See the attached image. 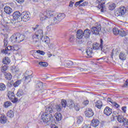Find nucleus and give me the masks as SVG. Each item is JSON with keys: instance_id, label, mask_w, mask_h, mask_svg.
<instances>
[{"instance_id": "1", "label": "nucleus", "mask_w": 128, "mask_h": 128, "mask_svg": "<svg viewBox=\"0 0 128 128\" xmlns=\"http://www.w3.org/2000/svg\"><path fill=\"white\" fill-rule=\"evenodd\" d=\"M24 38L26 37L23 34H14L10 38V40H11L13 44H20V42H22L24 40Z\"/></svg>"}, {"instance_id": "2", "label": "nucleus", "mask_w": 128, "mask_h": 128, "mask_svg": "<svg viewBox=\"0 0 128 128\" xmlns=\"http://www.w3.org/2000/svg\"><path fill=\"white\" fill-rule=\"evenodd\" d=\"M40 20H46V18H52L54 16V14L52 12L47 10L44 12L43 13H40Z\"/></svg>"}, {"instance_id": "3", "label": "nucleus", "mask_w": 128, "mask_h": 128, "mask_svg": "<svg viewBox=\"0 0 128 128\" xmlns=\"http://www.w3.org/2000/svg\"><path fill=\"white\" fill-rule=\"evenodd\" d=\"M44 36V32L42 30H39L36 31L34 34L32 36V38L36 42L38 40H42V37Z\"/></svg>"}, {"instance_id": "4", "label": "nucleus", "mask_w": 128, "mask_h": 128, "mask_svg": "<svg viewBox=\"0 0 128 128\" xmlns=\"http://www.w3.org/2000/svg\"><path fill=\"white\" fill-rule=\"evenodd\" d=\"M20 16H22V14H20V12L18 11H16L14 12L12 14L13 19L11 20L10 22H8V24H16V20H18V18H20Z\"/></svg>"}, {"instance_id": "5", "label": "nucleus", "mask_w": 128, "mask_h": 128, "mask_svg": "<svg viewBox=\"0 0 128 128\" xmlns=\"http://www.w3.org/2000/svg\"><path fill=\"white\" fill-rule=\"evenodd\" d=\"M21 18L24 22H28L30 20V13L28 12L24 11L21 14Z\"/></svg>"}, {"instance_id": "6", "label": "nucleus", "mask_w": 128, "mask_h": 128, "mask_svg": "<svg viewBox=\"0 0 128 128\" xmlns=\"http://www.w3.org/2000/svg\"><path fill=\"white\" fill-rule=\"evenodd\" d=\"M52 118V117L50 115L46 114V113H44L42 116V120L45 124H48Z\"/></svg>"}, {"instance_id": "7", "label": "nucleus", "mask_w": 128, "mask_h": 128, "mask_svg": "<svg viewBox=\"0 0 128 128\" xmlns=\"http://www.w3.org/2000/svg\"><path fill=\"white\" fill-rule=\"evenodd\" d=\"M118 120L119 122L123 124L124 126H128L127 128H128V120L124 118V116L119 115L118 117Z\"/></svg>"}, {"instance_id": "8", "label": "nucleus", "mask_w": 128, "mask_h": 128, "mask_svg": "<svg viewBox=\"0 0 128 128\" xmlns=\"http://www.w3.org/2000/svg\"><path fill=\"white\" fill-rule=\"evenodd\" d=\"M100 30H102L100 25H98V27L93 26L91 28L92 32L93 34H95V36H98Z\"/></svg>"}, {"instance_id": "9", "label": "nucleus", "mask_w": 128, "mask_h": 128, "mask_svg": "<svg viewBox=\"0 0 128 128\" xmlns=\"http://www.w3.org/2000/svg\"><path fill=\"white\" fill-rule=\"evenodd\" d=\"M8 98L12 102H18V98L14 96V94L12 92L9 91L8 92Z\"/></svg>"}, {"instance_id": "10", "label": "nucleus", "mask_w": 128, "mask_h": 128, "mask_svg": "<svg viewBox=\"0 0 128 128\" xmlns=\"http://www.w3.org/2000/svg\"><path fill=\"white\" fill-rule=\"evenodd\" d=\"M10 50H16V49H14V47H12V46H8L6 47V48H5V50H2V52L3 54H10Z\"/></svg>"}, {"instance_id": "11", "label": "nucleus", "mask_w": 128, "mask_h": 128, "mask_svg": "<svg viewBox=\"0 0 128 128\" xmlns=\"http://www.w3.org/2000/svg\"><path fill=\"white\" fill-rule=\"evenodd\" d=\"M104 114H106V116H110L112 114V109L108 106H106L104 110Z\"/></svg>"}, {"instance_id": "12", "label": "nucleus", "mask_w": 128, "mask_h": 128, "mask_svg": "<svg viewBox=\"0 0 128 128\" xmlns=\"http://www.w3.org/2000/svg\"><path fill=\"white\" fill-rule=\"evenodd\" d=\"M92 48L94 50H102V44H99L98 43H94L92 44Z\"/></svg>"}, {"instance_id": "13", "label": "nucleus", "mask_w": 128, "mask_h": 128, "mask_svg": "<svg viewBox=\"0 0 128 128\" xmlns=\"http://www.w3.org/2000/svg\"><path fill=\"white\" fill-rule=\"evenodd\" d=\"M64 18H66V14H57L56 16L55 17V18H56L57 22L59 23Z\"/></svg>"}, {"instance_id": "14", "label": "nucleus", "mask_w": 128, "mask_h": 128, "mask_svg": "<svg viewBox=\"0 0 128 128\" xmlns=\"http://www.w3.org/2000/svg\"><path fill=\"white\" fill-rule=\"evenodd\" d=\"M85 116H87V118H92V116H94V112H92V110L90 108H88L85 112Z\"/></svg>"}, {"instance_id": "15", "label": "nucleus", "mask_w": 128, "mask_h": 128, "mask_svg": "<svg viewBox=\"0 0 128 128\" xmlns=\"http://www.w3.org/2000/svg\"><path fill=\"white\" fill-rule=\"evenodd\" d=\"M106 0H97V2H100V5H99L98 8H101V12H104V4H106Z\"/></svg>"}, {"instance_id": "16", "label": "nucleus", "mask_w": 128, "mask_h": 128, "mask_svg": "<svg viewBox=\"0 0 128 128\" xmlns=\"http://www.w3.org/2000/svg\"><path fill=\"white\" fill-rule=\"evenodd\" d=\"M53 112H54V110H52V108L48 106L46 108L45 114H49V116L52 117Z\"/></svg>"}, {"instance_id": "17", "label": "nucleus", "mask_w": 128, "mask_h": 128, "mask_svg": "<svg viewBox=\"0 0 128 128\" xmlns=\"http://www.w3.org/2000/svg\"><path fill=\"white\" fill-rule=\"evenodd\" d=\"M76 36L79 40H82V38L84 36V31L80 30H78L77 31Z\"/></svg>"}, {"instance_id": "18", "label": "nucleus", "mask_w": 128, "mask_h": 128, "mask_svg": "<svg viewBox=\"0 0 128 128\" xmlns=\"http://www.w3.org/2000/svg\"><path fill=\"white\" fill-rule=\"evenodd\" d=\"M0 122L2 124H6V122H8V118H6V116L4 114H2L0 117Z\"/></svg>"}, {"instance_id": "19", "label": "nucleus", "mask_w": 128, "mask_h": 128, "mask_svg": "<svg viewBox=\"0 0 128 128\" xmlns=\"http://www.w3.org/2000/svg\"><path fill=\"white\" fill-rule=\"evenodd\" d=\"M4 12L6 14H10L12 12V9L8 6H6L4 8Z\"/></svg>"}, {"instance_id": "20", "label": "nucleus", "mask_w": 128, "mask_h": 128, "mask_svg": "<svg viewBox=\"0 0 128 128\" xmlns=\"http://www.w3.org/2000/svg\"><path fill=\"white\" fill-rule=\"evenodd\" d=\"M99 124L100 121H98V119H94L91 122V126H93V128H96Z\"/></svg>"}, {"instance_id": "21", "label": "nucleus", "mask_w": 128, "mask_h": 128, "mask_svg": "<svg viewBox=\"0 0 128 128\" xmlns=\"http://www.w3.org/2000/svg\"><path fill=\"white\" fill-rule=\"evenodd\" d=\"M54 116L58 122L62 120V114L60 112H56L54 114Z\"/></svg>"}, {"instance_id": "22", "label": "nucleus", "mask_w": 128, "mask_h": 128, "mask_svg": "<svg viewBox=\"0 0 128 128\" xmlns=\"http://www.w3.org/2000/svg\"><path fill=\"white\" fill-rule=\"evenodd\" d=\"M83 32L86 38H90V29L85 30Z\"/></svg>"}, {"instance_id": "23", "label": "nucleus", "mask_w": 128, "mask_h": 128, "mask_svg": "<svg viewBox=\"0 0 128 128\" xmlns=\"http://www.w3.org/2000/svg\"><path fill=\"white\" fill-rule=\"evenodd\" d=\"M94 106L100 110L102 108V102L100 101V100H97L94 103Z\"/></svg>"}, {"instance_id": "24", "label": "nucleus", "mask_w": 128, "mask_h": 128, "mask_svg": "<svg viewBox=\"0 0 128 128\" xmlns=\"http://www.w3.org/2000/svg\"><path fill=\"white\" fill-rule=\"evenodd\" d=\"M49 24L50 26H54V24H58V22L56 20V18L54 17V18H50L48 20Z\"/></svg>"}, {"instance_id": "25", "label": "nucleus", "mask_w": 128, "mask_h": 128, "mask_svg": "<svg viewBox=\"0 0 128 128\" xmlns=\"http://www.w3.org/2000/svg\"><path fill=\"white\" fill-rule=\"evenodd\" d=\"M67 106L70 108H74L76 106V104L72 100H69L67 102Z\"/></svg>"}, {"instance_id": "26", "label": "nucleus", "mask_w": 128, "mask_h": 128, "mask_svg": "<svg viewBox=\"0 0 128 128\" xmlns=\"http://www.w3.org/2000/svg\"><path fill=\"white\" fill-rule=\"evenodd\" d=\"M108 102H111V104H112V106H115V108H120V104H118V103L113 102L112 100L110 98H108Z\"/></svg>"}, {"instance_id": "27", "label": "nucleus", "mask_w": 128, "mask_h": 128, "mask_svg": "<svg viewBox=\"0 0 128 128\" xmlns=\"http://www.w3.org/2000/svg\"><path fill=\"white\" fill-rule=\"evenodd\" d=\"M121 16H124L126 12V8L124 6H122L118 9Z\"/></svg>"}, {"instance_id": "28", "label": "nucleus", "mask_w": 128, "mask_h": 128, "mask_svg": "<svg viewBox=\"0 0 128 128\" xmlns=\"http://www.w3.org/2000/svg\"><path fill=\"white\" fill-rule=\"evenodd\" d=\"M11 72H12V74H18V72H20V69L18 68V67L13 66L11 68Z\"/></svg>"}, {"instance_id": "29", "label": "nucleus", "mask_w": 128, "mask_h": 128, "mask_svg": "<svg viewBox=\"0 0 128 128\" xmlns=\"http://www.w3.org/2000/svg\"><path fill=\"white\" fill-rule=\"evenodd\" d=\"M2 62L4 64H10V59L8 57H5L3 58Z\"/></svg>"}, {"instance_id": "30", "label": "nucleus", "mask_w": 128, "mask_h": 128, "mask_svg": "<svg viewBox=\"0 0 128 128\" xmlns=\"http://www.w3.org/2000/svg\"><path fill=\"white\" fill-rule=\"evenodd\" d=\"M44 44H50V38L46 36L44 37V38H42V40H41Z\"/></svg>"}, {"instance_id": "31", "label": "nucleus", "mask_w": 128, "mask_h": 128, "mask_svg": "<svg viewBox=\"0 0 128 128\" xmlns=\"http://www.w3.org/2000/svg\"><path fill=\"white\" fill-rule=\"evenodd\" d=\"M32 70H28L24 74V78H28V76H30L32 78Z\"/></svg>"}, {"instance_id": "32", "label": "nucleus", "mask_w": 128, "mask_h": 128, "mask_svg": "<svg viewBox=\"0 0 128 128\" xmlns=\"http://www.w3.org/2000/svg\"><path fill=\"white\" fill-rule=\"evenodd\" d=\"M7 116L12 118L14 116V112L12 110H8L7 112Z\"/></svg>"}, {"instance_id": "33", "label": "nucleus", "mask_w": 128, "mask_h": 128, "mask_svg": "<svg viewBox=\"0 0 128 128\" xmlns=\"http://www.w3.org/2000/svg\"><path fill=\"white\" fill-rule=\"evenodd\" d=\"M119 56L121 60H125L126 58V53L124 52H121Z\"/></svg>"}, {"instance_id": "34", "label": "nucleus", "mask_w": 128, "mask_h": 128, "mask_svg": "<svg viewBox=\"0 0 128 128\" xmlns=\"http://www.w3.org/2000/svg\"><path fill=\"white\" fill-rule=\"evenodd\" d=\"M4 76L5 78H6V80H10L12 78V76L10 73L6 72L4 73Z\"/></svg>"}, {"instance_id": "35", "label": "nucleus", "mask_w": 128, "mask_h": 128, "mask_svg": "<svg viewBox=\"0 0 128 128\" xmlns=\"http://www.w3.org/2000/svg\"><path fill=\"white\" fill-rule=\"evenodd\" d=\"M84 122V118L82 117V116H79L76 118V124H80Z\"/></svg>"}, {"instance_id": "36", "label": "nucleus", "mask_w": 128, "mask_h": 128, "mask_svg": "<svg viewBox=\"0 0 128 128\" xmlns=\"http://www.w3.org/2000/svg\"><path fill=\"white\" fill-rule=\"evenodd\" d=\"M119 34L120 36H126V33L124 29H121L119 31Z\"/></svg>"}, {"instance_id": "37", "label": "nucleus", "mask_w": 128, "mask_h": 128, "mask_svg": "<svg viewBox=\"0 0 128 128\" xmlns=\"http://www.w3.org/2000/svg\"><path fill=\"white\" fill-rule=\"evenodd\" d=\"M12 106V102L10 101H6L4 102V108H9V106Z\"/></svg>"}, {"instance_id": "38", "label": "nucleus", "mask_w": 128, "mask_h": 128, "mask_svg": "<svg viewBox=\"0 0 128 128\" xmlns=\"http://www.w3.org/2000/svg\"><path fill=\"white\" fill-rule=\"evenodd\" d=\"M86 54L89 56H92V48H88L86 50Z\"/></svg>"}, {"instance_id": "39", "label": "nucleus", "mask_w": 128, "mask_h": 128, "mask_svg": "<svg viewBox=\"0 0 128 128\" xmlns=\"http://www.w3.org/2000/svg\"><path fill=\"white\" fill-rule=\"evenodd\" d=\"M108 8L110 10H114L116 8V4L114 3H112L110 4Z\"/></svg>"}, {"instance_id": "40", "label": "nucleus", "mask_w": 128, "mask_h": 128, "mask_svg": "<svg viewBox=\"0 0 128 128\" xmlns=\"http://www.w3.org/2000/svg\"><path fill=\"white\" fill-rule=\"evenodd\" d=\"M120 30L118 28H114L113 29V34H115V36H117V34H120Z\"/></svg>"}, {"instance_id": "41", "label": "nucleus", "mask_w": 128, "mask_h": 128, "mask_svg": "<svg viewBox=\"0 0 128 128\" xmlns=\"http://www.w3.org/2000/svg\"><path fill=\"white\" fill-rule=\"evenodd\" d=\"M39 64L42 68H46V66H48V64L46 62H40Z\"/></svg>"}, {"instance_id": "42", "label": "nucleus", "mask_w": 128, "mask_h": 128, "mask_svg": "<svg viewBox=\"0 0 128 128\" xmlns=\"http://www.w3.org/2000/svg\"><path fill=\"white\" fill-rule=\"evenodd\" d=\"M21 83H22V80H18L16 81L14 84V88H18V86H20V84Z\"/></svg>"}, {"instance_id": "43", "label": "nucleus", "mask_w": 128, "mask_h": 128, "mask_svg": "<svg viewBox=\"0 0 128 128\" xmlns=\"http://www.w3.org/2000/svg\"><path fill=\"white\" fill-rule=\"evenodd\" d=\"M24 91L22 90H19L16 94L18 96H24Z\"/></svg>"}, {"instance_id": "44", "label": "nucleus", "mask_w": 128, "mask_h": 128, "mask_svg": "<svg viewBox=\"0 0 128 128\" xmlns=\"http://www.w3.org/2000/svg\"><path fill=\"white\" fill-rule=\"evenodd\" d=\"M6 86L4 84V83H0V90L2 92L6 90Z\"/></svg>"}, {"instance_id": "45", "label": "nucleus", "mask_w": 128, "mask_h": 128, "mask_svg": "<svg viewBox=\"0 0 128 128\" xmlns=\"http://www.w3.org/2000/svg\"><path fill=\"white\" fill-rule=\"evenodd\" d=\"M8 70V66H4L1 68V72H6Z\"/></svg>"}, {"instance_id": "46", "label": "nucleus", "mask_w": 128, "mask_h": 128, "mask_svg": "<svg viewBox=\"0 0 128 128\" xmlns=\"http://www.w3.org/2000/svg\"><path fill=\"white\" fill-rule=\"evenodd\" d=\"M61 104L63 108H66V104H68V103H66V100H62Z\"/></svg>"}, {"instance_id": "47", "label": "nucleus", "mask_w": 128, "mask_h": 128, "mask_svg": "<svg viewBox=\"0 0 128 128\" xmlns=\"http://www.w3.org/2000/svg\"><path fill=\"white\" fill-rule=\"evenodd\" d=\"M32 78V77H30V76H27L26 78L24 77V80L25 82H30Z\"/></svg>"}, {"instance_id": "48", "label": "nucleus", "mask_w": 128, "mask_h": 128, "mask_svg": "<svg viewBox=\"0 0 128 128\" xmlns=\"http://www.w3.org/2000/svg\"><path fill=\"white\" fill-rule=\"evenodd\" d=\"M114 14L116 16H122V14H120V12L119 10L115 11Z\"/></svg>"}, {"instance_id": "49", "label": "nucleus", "mask_w": 128, "mask_h": 128, "mask_svg": "<svg viewBox=\"0 0 128 128\" xmlns=\"http://www.w3.org/2000/svg\"><path fill=\"white\" fill-rule=\"evenodd\" d=\"M84 0H80V1H78L76 2L74 4L75 6H80V4H82V2H84Z\"/></svg>"}, {"instance_id": "50", "label": "nucleus", "mask_w": 128, "mask_h": 128, "mask_svg": "<svg viewBox=\"0 0 128 128\" xmlns=\"http://www.w3.org/2000/svg\"><path fill=\"white\" fill-rule=\"evenodd\" d=\"M56 108L57 112H60L62 110V108L60 107V105H56Z\"/></svg>"}, {"instance_id": "51", "label": "nucleus", "mask_w": 128, "mask_h": 128, "mask_svg": "<svg viewBox=\"0 0 128 128\" xmlns=\"http://www.w3.org/2000/svg\"><path fill=\"white\" fill-rule=\"evenodd\" d=\"M36 52L37 54H42V56H44V54H46L44 51H42L40 50H38Z\"/></svg>"}, {"instance_id": "52", "label": "nucleus", "mask_w": 128, "mask_h": 128, "mask_svg": "<svg viewBox=\"0 0 128 128\" xmlns=\"http://www.w3.org/2000/svg\"><path fill=\"white\" fill-rule=\"evenodd\" d=\"M102 52H104L106 54L107 52H108V48H106V46L104 47V48H102V50H101Z\"/></svg>"}, {"instance_id": "53", "label": "nucleus", "mask_w": 128, "mask_h": 128, "mask_svg": "<svg viewBox=\"0 0 128 128\" xmlns=\"http://www.w3.org/2000/svg\"><path fill=\"white\" fill-rule=\"evenodd\" d=\"M4 46H8V38H5L4 40Z\"/></svg>"}, {"instance_id": "54", "label": "nucleus", "mask_w": 128, "mask_h": 128, "mask_svg": "<svg viewBox=\"0 0 128 128\" xmlns=\"http://www.w3.org/2000/svg\"><path fill=\"white\" fill-rule=\"evenodd\" d=\"M38 88H44V84H42V82H40V84H38Z\"/></svg>"}, {"instance_id": "55", "label": "nucleus", "mask_w": 128, "mask_h": 128, "mask_svg": "<svg viewBox=\"0 0 128 128\" xmlns=\"http://www.w3.org/2000/svg\"><path fill=\"white\" fill-rule=\"evenodd\" d=\"M74 36H72L70 38L69 42H74Z\"/></svg>"}, {"instance_id": "56", "label": "nucleus", "mask_w": 128, "mask_h": 128, "mask_svg": "<svg viewBox=\"0 0 128 128\" xmlns=\"http://www.w3.org/2000/svg\"><path fill=\"white\" fill-rule=\"evenodd\" d=\"M82 128H92L90 125H86V124H83Z\"/></svg>"}, {"instance_id": "57", "label": "nucleus", "mask_w": 128, "mask_h": 128, "mask_svg": "<svg viewBox=\"0 0 128 128\" xmlns=\"http://www.w3.org/2000/svg\"><path fill=\"white\" fill-rule=\"evenodd\" d=\"M90 104V101L88 100H86L83 102V104L84 106H88Z\"/></svg>"}, {"instance_id": "58", "label": "nucleus", "mask_w": 128, "mask_h": 128, "mask_svg": "<svg viewBox=\"0 0 128 128\" xmlns=\"http://www.w3.org/2000/svg\"><path fill=\"white\" fill-rule=\"evenodd\" d=\"M2 30H8V26L6 25H4L2 26Z\"/></svg>"}, {"instance_id": "59", "label": "nucleus", "mask_w": 128, "mask_h": 128, "mask_svg": "<svg viewBox=\"0 0 128 128\" xmlns=\"http://www.w3.org/2000/svg\"><path fill=\"white\" fill-rule=\"evenodd\" d=\"M54 48V44H50L49 45V48H50V50H52V48Z\"/></svg>"}, {"instance_id": "60", "label": "nucleus", "mask_w": 128, "mask_h": 128, "mask_svg": "<svg viewBox=\"0 0 128 128\" xmlns=\"http://www.w3.org/2000/svg\"><path fill=\"white\" fill-rule=\"evenodd\" d=\"M122 110L124 112V113L126 112V106L122 107Z\"/></svg>"}, {"instance_id": "61", "label": "nucleus", "mask_w": 128, "mask_h": 128, "mask_svg": "<svg viewBox=\"0 0 128 128\" xmlns=\"http://www.w3.org/2000/svg\"><path fill=\"white\" fill-rule=\"evenodd\" d=\"M88 2H83L82 4H81V6H88Z\"/></svg>"}, {"instance_id": "62", "label": "nucleus", "mask_w": 128, "mask_h": 128, "mask_svg": "<svg viewBox=\"0 0 128 128\" xmlns=\"http://www.w3.org/2000/svg\"><path fill=\"white\" fill-rule=\"evenodd\" d=\"M67 64H68V66H72L74 64V63L72 62L70 60L68 61Z\"/></svg>"}, {"instance_id": "63", "label": "nucleus", "mask_w": 128, "mask_h": 128, "mask_svg": "<svg viewBox=\"0 0 128 128\" xmlns=\"http://www.w3.org/2000/svg\"><path fill=\"white\" fill-rule=\"evenodd\" d=\"M128 79L126 80V83L124 85V88H128Z\"/></svg>"}, {"instance_id": "64", "label": "nucleus", "mask_w": 128, "mask_h": 128, "mask_svg": "<svg viewBox=\"0 0 128 128\" xmlns=\"http://www.w3.org/2000/svg\"><path fill=\"white\" fill-rule=\"evenodd\" d=\"M50 128H58V126H56L54 124H51Z\"/></svg>"}]
</instances>
